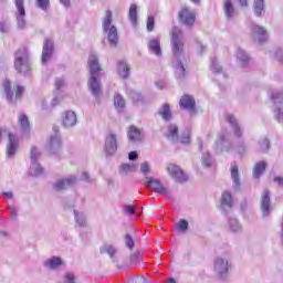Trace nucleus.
I'll return each instance as SVG.
<instances>
[{"instance_id":"34","label":"nucleus","mask_w":283,"mask_h":283,"mask_svg":"<svg viewBox=\"0 0 283 283\" xmlns=\"http://www.w3.org/2000/svg\"><path fill=\"white\" fill-rule=\"evenodd\" d=\"M30 176H41L43 174V167H41V164L39 161H31V167L29 170Z\"/></svg>"},{"instance_id":"39","label":"nucleus","mask_w":283,"mask_h":283,"mask_svg":"<svg viewBox=\"0 0 283 283\" xmlns=\"http://www.w3.org/2000/svg\"><path fill=\"white\" fill-rule=\"evenodd\" d=\"M237 59H238V61H241L243 66L249 65L250 59H249V55L247 54V52H244V50L239 49L237 51Z\"/></svg>"},{"instance_id":"47","label":"nucleus","mask_w":283,"mask_h":283,"mask_svg":"<svg viewBox=\"0 0 283 283\" xmlns=\"http://www.w3.org/2000/svg\"><path fill=\"white\" fill-rule=\"evenodd\" d=\"M178 231H181V233H185V231H188L189 229V222L185 219H180L177 223Z\"/></svg>"},{"instance_id":"52","label":"nucleus","mask_w":283,"mask_h":283,"mask_svg":"<svg viewBox=\"0 0 283 283\" xmlns=\"http://www.w3.org/2000/svg\"><path fill=\"white\" fill-rule=\"evenodd\" d=\"M237 154H239V156H244V154H247V144H244V142H240L237 145Z\"/></svg>"},{"instance_id":"58","label":"nucleus","mask_w":283,"mask_h":283,"mask_svg":"<svg viewBox=\"0 0 283 283\" xmlns=\"http://www.w3.org/2000/svg\"><path fill=\"white\" fill-rule=\"evenodd\" d=\"M178 143H181V145H189V143H191V138L189 137V134L181 135Z\"/></svg>"},{"instance_id":"19","label":"nucleus","mask_w":283,"mask_h":283,"mask_svg":"<svg viewBox=\"0 0 283 283\" xmlns=\"http://www.w3.org/2000/svg\"><path fill=\"white\" fill-rule=\"evenodd\" d=\"M179 105L181 109H188L189 112H196V98L191 95H184L180 101Z\"/></svg>"},{"instance_id":"2","label":"nucleus","mask_w":283,"mask_h":283,"mask_svg":"<svg viewBox=\"0 0 283 283\" xmlns=\"http://www.w3.org/2000/svg\"><path fill=\"white\" fill-rule=\"evenodd\" d=\"M14 67L20 76H30L32 74V62L28 49L22 48L15 52Z\"/></svg>"},{"instance_id":"20","label":"nucleus","mask_w":283,"mask_h":283,"mask_svg":"<svg viewBox=\"0 0 283 283\" xmlns=\"http://www.w3.org/2000/svg\"><path fill=\"white\" fill-rule=\"evenodd\" d=\"M43 266L50 271H56L60 266H63V259L60 256H52L43 262Z\"/></svg>"},{"instance_id":"46","label":"nucleus","mask_w":283,"mask_h":283,"mask_svg":"<svg viewBox=\"0 0 283 283\" xmlns=\"http://www.w3.org/2000/svg\"><path fill=\"white\" fill-rule=\"evenodd\" d=\"M132 171H136V166H134L132 164H123L120 166L122 174H132Z\"/></svg>"},{"instance_id":"50","label":"nucleus","mask_w":283,"mask_h":283,"mask_svg":"<svg viewBox=\"0 0 283 283\" xmlns=\"http://www.w3.org/2000/svg\"><path fill=\"white\" fill-rule=\"evenodd\" d=\"M271 98L272 101H274L275 105H277V103L283 105V91L281 93L280 92L273 93Z\"/></svg>"},{"instance_id":"62","label":"nucleus","mask_w":283,"mask_h":283,"mask_svg":"<svg viewBox=\"0 0 283 283\" xmlns=\"http://www.w3.org/2000/svg\"><path fill=\"white\" fill-rule=\"evenodd\" d=\"M126 212L129 216H134V213H136V208L134 206H126Z\"/></svg>"},{"instance_id":"30","label":"nucleus","mask_w":283,"mask_h":283,"mask_svg":"<svg viewBox=\"0 0 283 283\" xmlns=\"http://www.w3.org/2000/svg\"><path fill=\"white\" fill-rule=\"evenodd\" d=\"M128 19L132 25L138 24V7L136 4H132L128 12Z\"/></svg>"},{"instance_id":"57","label":"nucleus","mask_w":283,"mask_h":283,"mask_svg":"<svg viewBox=\"0 0 283 283\" xmlns=\"http://www.w3.org/2000/svg\"><path fill=\"white\" fill-rule=\"evenodd\" d=\"M274 56H275L276 61L280 63V65H283V50L277 49L274 53Z\"/></svg>"},{"instance_id":"31","label":"nucleus","mask_w":283,"mask_h":283,"mask_svg":"<svg viewBox=\"0 0 283 283\" xmlns=\"http://www.w3.org/2000/svg\"><path fill=\"white\" fill-rule=\"evenodd\" d=\"M223 12L227 19H233V14H235V8L233 7V2H231V0H226Z\"/></svg>"},{"instance_id":"45","label":"nucleus","mask_w":283,"mask_h":283,"mask_svg":"<svg viewBox=\"0 0 283 283\" xmlns=\"http://www.w3.org/2000/svg\"><path fill=\"white\" fill-rule=\"evenodd\" d=\"M210 70L213 74H222V66H220L216 57L211 59Z\"/></svg>"},{"instance_id":"7","label":"nucleus","mask_w":283,"mask_h":283,"mask_svg":"<svg viewBox=\"0 0 283 283\" xmlns=\"http://www.w3.org/2000/svg\"><path fill=\"white\" fill-rule=\"evenodd\" d=\"M3 90L4 94L7 96V101H12L14 98V92H15V98H21L23 96V92H25V87L21 85H13L10 83L9 80H6L3 83Z\"/></svg>"},{"instance_id":"59","label":"nucleus","mask_w":283,"mask_h":283,"mask_svg":"<svg viewBox=\"0 0 283 283\" xmlns=\"http://www.w3.org/2000/svg\"><path fill=\"white\" fill-rule=\"evenodd\" d=\"M274 118L279 122V123H283V111L282 108H277L274 111Z\"/></svg>"},{"instance_id":"37","label":"nucleus","mask_w":283,"mask_h":283,"mask_svg":"<svg viewBox=\"0 0 283 283\" xmlns=\"http://www.w3.org/2000/svg\"><path fill=\"white\" fill-rule=\"evenodd\" d=\"M20 127L24 134L30 133V120L25 114L20 115L19 117Z\"/></svg>"},{"instance_id":"17","label":"nucleus","mask_w":283,"mask_h":283,"mask_svg":"<svg viewBox=\"0 0 283 283\" xmlns=\"http://www.w3.org/2000/svg\"><path fill=\"white\" fill-rule=\"evenodd\" d=\"M226 122L230 124L231 129L233 130V134L237 138H242L244 133L242 132V128L240 127V124L238 123V118H235V115L233 114H226Z\"/></svg>"},{"instance_id":"26","label":"nucleus","mask_w":283,"mask_h":283,"mask_svg":"<svg viewBox=\"0 0 283 283\" xmlns=\"http://www.w3.org/2000/svg\"><path fill=\"white\" fill-rule=\"evenodd\" d=\"M266 161H259L254 165L253 170H252V178H261L262 174L266 171Z\"/></svg>"},{"instance_id":"53","label":"nucleus","mask_w":283,"mask_h":283,"mask_svg":"<svg viewBox=\"0 0 283 283\" xmlns=\"http://www.w3.org/2000/svg\"><path fill=\"white\" fill-rule=\"evenodd\" d=\"M149 171H151V168L149 167V163L144 161L140 164V172L144 174V176H148Z\"/></svg>"},{"instance_id":"63","label":"nucleus","mask_w":283,"mask_h":283,"mask_svg":"<svg viewBox=\"0 0 283 283\" xmlns=\"http://www.w3.org/2000/svg\"><path fill=\"white\" fill-rule=\"evenodd\" d=\"M138 158V153L136 151H130L128 154V160H136Z\"/></svg>"},{"instance_id":"61","label":"nucleus","mask_w":283,"mask_h":283,"mask_svg":"<svg viewBox=\"0 0 283 283\" xmlns=\"http://www.w3.org/2000/svg\"><path fill=\"white\" fill-rule=\"evenodd\" d=\"M63 85H65V81L62 77H59L55 80V88L56 90H61V87H63Z\"/></svg>"},{"instance_id":"8","label":"nucleus","mask_w":283,"mask_h":283,"mask_svg":"<svg viewBox=\"0 0 283 283\" xmlns=\"http://www.w3.org/2000/svg\"><path fill=\"white\" fill-rule=\"evenodd\" d=\"M15 20L19 30H25L27 21H25V3L23 0H15Z\"/></svg>"},{"instance_id":"28","label":"nucleus","mask_w":283,"mask_h":283,"mask_svg":"<svg viewBox=\"0 0 283 283\" xmlns=\"http://www.w3.org/2000/svg\"><path fill=\"white\" fill-rule=\"evenodd\" d=\"M159 116H161L163 120L169 122L171 118H174V115L171 114V108L169 104H164L159 109H158Z\"/></svg>"},{"instance_id":"40","label":"nucleus","mask_w":283,"mask_h":283,"mask_svg":"<svg viewBox=\"0 0 283 283\" xmlns=\"http://www.w3.org/2000/svg\"><path fill=\"white\" fill-rule=\"evenodd\" d=\"M114 107L117 109H125V97L120 94L114 96Z\"/></svg>"},{"instance_id":"44","label":"nucleus","mask_w":283,"mask_h":283,"mask_svg":"<svg viewBox=\"0 0 283 283\" xmlns=\"http://www.w3.org/2000/svg\"><path fill=\"white\" fill-rule=\"evenodd\" d=\"M201 163L203 167H211L213 165V157H211V154L203 153L201 156Z\"/></svg>"},{"instance_id":"14","label":"nucleus","mask_w":283,"mask_h":283,"mask_svg":"<svg viewBox=\"0 0 283 283\" xmlns=\"http://www.w3.org/2000/svg\"><path fill=\"white\" fill-rule=\"evenodd\" d=\"M77 178L74 175H71L63 179H57L53 184L54 191H65V189H70V187H74V184L77 182Z\"/></svg>"},{"instance_id":"27","label":"nucleus","mask_w":283,"mask_h":283,"mask_svg":"<svg viewBox=\"0 0 283 283\" xmlns=\"http://www.w3.org/2000/svg\"><path fill=\"white\" fill-rule=\"evenodd\" d=\"M148 50L149 52H153L156 56H163V51L160 49V40L159 39H153L148 42Z\"/></svg>"},{"instance_id":"42","label":"nucleus","mask_w":283,"mask_h":283,"mask_svg":"<svg viewBox=\"0 0 283 283\" xmlns=\"http://www.w3.org/2000/svg\"><path fill=\"white\" fill-rule=\"evenodd\" d=\"M74 220L76 224H78V227H85V224H87V221L85 220V214L83 212H76V210H74Z\"/></svg>"},{"instance_id":"24","label":"nucleus","mask_w":283,"mask_h":283,"mask_svg":"<svg viewBox=\"0 0 283 283\" xmlns=\"http://www.w3.org/2000/svg\"><path fill=\"white\" fill-rule=\"evenodd\" d=\"M175 76L177 81H182L187 77V69H185V64L180 60H177L176 64L174 65Z\"/></svg>"},{"instance_id":"38","label":"nucleus","mask_w":283,"mask_h":283,"mask_svg":"<svg viewBox=\"0 0 283 283\" xmlns=\"http://www.w3.org/2000/svg\"><path fill=\"white\" fill-rule=\"evenodd\" d=\"M269 149H271V143H269L268 138H262L259 140V151L261 154H268Z\"/></svg>"},{"instance_id":"35","label":"nucleus","mask_w":283,"mask_h":283,"mask_svg":"<svg viewBox=\"0 0 283 283\" xmlns=\"http://www.w3.org/2000/svg\"><path fill=\"white\" fill-rule=\"evenodd\" d=\"M253 12L255 17H262L264 12V0H254L253 2Z\"/></svg>"},{"instance_id":"16","label":"nucleus","mask_w":283,"mask_h":283,"mask_svg":"<svg viewBox=\"0 0 283 283\" xmlns=\"http://www.w3.org/2000/svg\"><path fill=\"white\" fill-rule=\"evenodd\" d=\"M230 174L232 180V189H234V191H240V189H242V180L240 179V170L237 163L231 164Z\"/></svg>"},{"instance_id":"43","label":"nucleus","mask_w":283,"mask_h":283,"mask_svg":"<svg viewBox=\"0 0 283 283\" xmlns=\"http://www.w3.org/2000/svg\"><path fill=\"white\" fill-rule=\"evenodd\" d=\"M30 158H31V163H39L41 158V150H39L36 146L31 147Z\"/></svg>"},{"instance_id":"25","label":"nucleus","mask_w":283,"mask_h":283,"mask_svg":"<svg viewBox=\"0 0 283 283\" xmlns=\"http://www.w3.org/2000/svg\"><path fill=\"white\" fill-rule=\"evenodd\" d=\"M166 138L170 140V143H178L180 137L178 136V125L170 124L168 126V133L166 134Z\"/></svg>"},{"instance_id":"51","label":"nucleus","mask_w":283,"mask_h":283,"mask_svg":"<svg viewBox=\"0 0 283 283\" xmlns=\"http://www.w3.org/2000/svg\"><path fill=\"white\" fill-rule=\"evenodd\" d=\"M140 260V251H135L129 256V264L130 266H134Z\"/></svg>"},{"instance_id":"6","label":"nucleus","mask_w":283,"mask_h":283,"mask_svg":"<svg viewBox=\"0 0 283 283\" xmlns=\"http://www.w3.org/2000/svg\"><path fill=\"white\" fill-rule=\"evenodd\" d=\"M1 138H9V144L7 146V156L9 158H12L14 154H17V150L19 149V140L17 139V136L12 133H9L8 130H3L0 128V140Z\"/></svg>"},{"instance_id":"23","label":"nucleus","mask_w":283,"mask_h":283,"mask_svg":"<svg viewBox=\"0 0 283 283\" xmlns=\"http://www.w3.org/2000/svg\"><path fill=\"white\" fill-rule=\"evenodd\" d=\"M76 123H77L76 113H74L72 111H67L63 118V126L66 129H70V127H74V125H76Z\"/></svg>"},{"instance_id":"32","label":"nucleus","mask_w":283,"mask_h":283,"mask_svg":"<svg viewBox=\"0 0 283 283\" xmlns=\"http://www.w3.org/2000/svg\"><path fill=\"white\" fill-rule=\"evenodd\" d=\"M229 229L232 233H241L242 232V224L235 218H230L228 220Z\"/></svg>"},{"instance_id":"48","label":"nucleus","mask_w":283,"mask_h":283,"mask_svg":"<svg viewBox=\"0 0 283 283\" xmlns=\"http://www.w3.org/2000/svg\"><path fill=\"white\" fill-rule=\"evenodd\" d=\"M124 242L127 247V249H129L132 251V249H134L136 242L134 241V238H132L130 234H125L124 237Z\"/></svg>"},{"instance_id":"56","label":"nucleus","mask_w":283,"mask_h":283,"mask_svg":"<svg viewBox=\"0 0 283 283\" xmlns=\"http://www.w3.org/2000/svg\"><path fill=\"white\" fill-rule=\"evenodd\" d=\"M36 6L40 10H48V6H50V0H36Z\"/></svg>"},{"instance_id":"1","label":"nucleus","mask_w":283,"mask_h":283,"mask_svg":"<svg viewBox=\"0 0 283 283\" xmlns=\"http://www.w3.org/2000/svg\"><path fill=\"white\" fill-rule=\"evenodd\" d=\"M87 65L90 69V78H88V90L94 98H98L101 94H103V87L101 86V73L103 72V67H101V63L98 62V55L95 53H91L88 55Z\"/></svg>"},{"instance_id":"15","label":"nucleus","mask_w":283,"mask_h":283,"mask_svg":"<svg viewBox=\"0 0 283 283\" xmlns=\"http://www.w3.org/2000/svg\"><path fill=\"white\" fill-rule=\"evenodd\" d=\"M52 54H54V40L46 38L44 40L43 49H42V65H45L50 59H52Z\"/></svg>"},{"instance_id":"4","label":"nucleus","mask_w":283,"mask_h":283,"mask_svg":"<svg viewBox=\"0 0 283 283\" xmlns=\"http://www.w3.org/2000/svg\"><path fill=\"white\" fill-rule=\"evenodd\" d=\"M182 39V30L178 27H174L171 31V45L174 56H182L185 52V42Z\"/></svg>"},{"instance_id":"13","label":"nucleus","mask_w":283,"mask_h":283,"mask_svg":"<svg viewBox=\"0 0 283 283\" xmlns=\"http://www.w3.org/2000/svg\"><path fill=\"white\" fill-rule=\"evenodd\" d=\"M251 36L255 43H266L269 41V35L266 34V29L258 24H252Z\"/></svg>"},{"instance_id":"22","label":"nucleus","mask_w":283,"mask_h":283,"mask_svg":"<svg viewBox=\"0 0 283 283\" xmlns=\"http://www.w3.org/2000/svg\"><path fill=\"white\" fill-rule=\"evenodd\" d=\"M61 151V137L59 135H53L49 143V154H57Z\"/></svg>"},{"instance_id":"12","label":"nucleus","mask_w":283,"mask_h":283,"mask_svg":"<svg viewBox=\"0 0 283 283\" xmlns=\"http://www.w3.org/2000/svg\"><path fill=\"white\" fill-rule=\"evenodd\" d=\"M167 171L176 182H187V180H189V177H187L182 168L176 164H169Z\"/></svg>"},{"instance_id":"18","label":"nucleus","mask_w":283,"mask_h":283,"mask_svg":"<svg viewBox=\"0 0 283 283\" xmlns=\"http://www.w3.org/2000/svg\"><path fill=\"white\" fill-rule=\"evenodd\" d=\"M179 21H181L184 25H188L189 28H191V25L196 23V14H193V12L189 11L187 8H184L179 12Z\"/></svg>"},{"instance_id":"29","label":"nucleus","mask_w":283,"mask_h":283,"mask_svg":"<svg viewBox=\"0 0 283 283\" xmlns=\"http://www.w3.org/2000/svg\"><path fill=\"white\" fill-rule=\"evenodd\" d=\"M129 64L127 62H119L117 65V73L120 78H129Z\"/></svg>"},{"instance_id":"60","label":"nucleus","mask_w":283,"mask_h":283,"mask_svg":"<svg viewBox=\"0 0 283 283\" xmlns=\"http://www.w3.org/2000/svg\"><path fill=\"white\" fill-rule=\"evenodd\" d=\"M80 180H83L84 182H87L88 185H91L92 177L90 176V172L84 171V172H82Z\"/></svg>"},{"instance_id":"3","label":"nucleus","mask_w":283,"mask_h":283,"mask_svg":"<svg viewBox=\"0 0 283 283\" xmlns=\"http://www.w3.org/2000/svg\"><path fill=\"white\" fill-rule=\"evenodd\" d=\"M112 11H106L105 17L102 20L103 33L106 34V39L109 43V46L117 48L119 41L118 29L116 28V25L112 24Z\"/></svg>"},{"instance_id":"36","label":"nucleus","mask_w":283,"mask_h":283,"mask_svg":"<svg viewBox=\"0 0 283 283\" xmlns=\"http://www.w3.org/2000/svg\"><path fill=\"white\" fill-rule=\"evenodd\" d=\"M221 205H222V207H229V209H231L233 207V197H231V192L226 191L222 193Z\"/></svg>"},{"instance_id":"5","label":"nucleus","mask_w":283,"mask_h":283,"mask_svg":"<svg viewBox=\"0 0 283 283\" xmlns=\"http://www.w3.org/2000/svg\"><path fill=\"white\" fill-rule=\"evenodd\" d=\"M231 268V264L229 263V259L224 256H217L214 260L213 271L218 277H221V280H224L229 273V269Z\"/></svg>"},{"instance_id":"33","label":"nucleus","mask_w":283,"mask_h":283,"mask_svg":"<svg viewBox=\"0 0 283 283\" xmlns=\"http://www.w3.org/2000/svg\"><path fill=\"white\" fill-rule=\"evenodd\" d=\"M128 96L130 101H133V103H135L136 105L140 103H145V97L138 91H134V90L129 91Z\"/></svg>"},{"instance_id":"64","label":"nucleus","mask_w":283,"mask_h":283,"mask_svg":"<svg viewBox=\"0 0 283 283\" xmlns=\"http://www.w3.org/2000/svg\"><path fill=\"white\" fill-rule=\"evenodd\" d=\"M274 182H276L280 187H283V177H274Z\"/></svg>"},{"instance_id":"55","label":"nucleus","mask_w":283,"mask_h":283,"mask_svg":"<svg viewBox=\"0 0 283 283\" xmlns=\"http://www.w3.org/2000/svg\"><path fill=\"white\" fill-rule=\"evenodd\" d=\"M0 32L2 34H8V32H10V24L6 21H1L0 22Z\"/></svg>"},{"instance_id":"9","label":"nucleus","mask_w":283,"mask_h":283,"mask_svg":"<svg viewBox=\"0 0 283 283\" xmlns=\"http://www.w3.org/2000/svg\"><path fill=\"white\" fill-rule=\"evenodd\" d=\"M145 180L147 189H151L155 193H160V196H169V193H171L167 187L163 186V182L159 179L146 177Z\"/></svg>"},{"instance_id":"41","label":"nucleus","mask_w":283,"mask_h":283,"mask_svg":"<svg viewBox=\"0 0 283 283\" xmlns=\"http://www.w3.org/2000/svg\"><path fill=\"white\" fill-rule=\"evenodd\" d=\"M99 251L101 253H107L112 260H114V255H116V248L111 244H104Z\"/></svg>"},{"instance_id":"21","label":"nucleus","mask_w":283,"mask_h":283,"mask_svg":"<svg viewBox=\"0 0 283 283\" xmlns=\"http://www.w3.org/2000/svg\"><path fill=\"white\" fill-rule=\"evenodd\" d=\"M128 140L130 143H140L143 140V133L136 126H130L127 133Z\"/></svg>"},{"instance_id":"10","label":"nucleus","mask_w":283,"mask_h":283,"mask_svg":"<svg viewBox=\"0 0 283 283\" xmlns=\"http://www.w3.org/2000/svg\"><path fill=\"white\" fill-rule=\"evenodd\" d=\"M260 209L263 218H269L271 211H273V206L271 205V191H269V189L263 190L261 193Z\"/></svg>"},{"instance_id":"49","label":"nucleus","mask_w":283,"mask_h":283,"mask_svg":"<svg viewBox=\"0 0 283 283\" xmlns=\"http://www.w3.org/2000/svg\"><path fill=\"white\" fill-rule=\"evenodd\" d=\"M59 103H61V99L59 97H54L52 99L51 106H48V103L42 102V109L50 111V109H52V107H56V105H59Z\"/></svg>"},{"instance_id":"54","label":"nucleus","mask_w":283,"mask_h":283,"mask_svg":"<svg viewBox=\"0 0 283 283\" xmlns=\"http://www.w3.org/2000/svg\"><path fill=\"white\" fill-rule=\"evenodd\" d=\"M155 23H156V20L154 19V15H149L146 24L148 32H153Z\"/></svg>"},{"instance_id":"11","label":"nucleus","mask_w":283,"mask_h":283,"mask_svg":"<svg viewBox=\"0 0 283 283\" xmlns=\"http://www.w3.org/2000/svg\"><path fill=\"white\" fill-rule=\"evenodd\" d=\"M104 150L106 156H114L118 150V135L111 133L105 138Z\"/></svg>"}]
</instances>
